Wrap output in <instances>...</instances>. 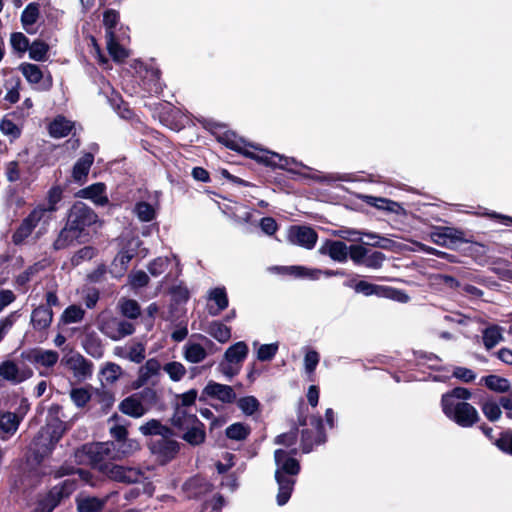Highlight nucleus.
<instances>
[{"label":"nucleus","instance_id":"nucleus-1","mask_svg":"<svg viewBox=\"0 0 512 512\" xmlns=\"http://www.w3.org/2000/svg\"><path fill=\"white\" fill-rule=\"evenodd\" d=\"M98 214L86 203L76 201L68 209L65 224L59 231L52 247L55 251L66 249L75 242L85 244L96 232Z\"/></svg>","mask_w":512,"mask_h":512},{"label":"nucleus","instance_id":"nucleus-2","mask_svg":"<svg viewBox=\"0 0 512 512\" xmlns=\"http://www.w3.org/2000/svg\"><path fill=\"white\" fill-rule=\"evenodd\" d=\"M297 453L296 449L287 452L283 449H277L274 452L276 464L275 480L278 484V493L276 501L279 506L285 505L291 498L297 476L301 471L300 462L292 455Z\"/></svg>","mask_w":512,"mask_h":512},{"label":"nucleus","instance_id":"nucleus-3","mask_svg":"<svg viewBox=\"0 0 512 512\" xmlns=\"http://www.w3.org/2000/svg\"><path fill=\"white\" fill-rule=\"evenodd\" d=\"M207 127L212 132V134L216 137L217 141L223 144L230 150H233L249 159H254L256 150L254 147H259L258 145L247 142L242 137H239L235 132L228 130L225 124L209 121L207 123ZM261 161H265L262 158L257 157Z\"/></svg>","mask_w":512,"mask_h":512},{"label":"nucleus","instance_id":"nucleus-4","mask_svg":"<svg viewBox=\"0 0 512 512\" xmlns=\"http://www.w3.org/2000/svg\"><path fill=\"white\" fill-rule=\"evenodd\" d=\"M441 408L448 419L463 428L472 427L480 420L478 411L468 402H457L455 405L441 406Z\"/></svg>","mask_w":512,"mask_h":512},{"label":"nucleus","instance_id":"nucleus-5","mask_svg":"<svg viewBox=\"0 0 512 512\" xmlns=\"http://www.w3.org/2000/svg\"><path fill=\"white\" fill-rule=\"evenodd\" d=\"M309 425L312 427L301 430V450L303 453H310L315 446L324 444L327 441L323 419L321 416H310Z\"/></svg>","mask_w":512,"mask_h":512},{"label":"nucleus","instance_id":"nucleus-6","mask_svg":"<svg viewBox=\"0 0 512 512\" xmlns=\"http://www.w3.org/2000/svg\"><path fill=\"white\" fill-rule=\"evenodd\" d=\"M254 150L257 151L255 154V157L262 158L265 161H261L258 158H254L253 160L259 164L266 166V167L279 168V169L286 170L288 172L295 173V174H298V172L291 169L290 168L291 165L308 168L303 163L298 162L293 157H287V156L281 155L279 153L273 152L271 150L262 148L260 146L254 147Z\"/></svg>","mask_w":512,"mask_h":512},{"label":"nucleus","instance_id":"nucleus-7","mask_svg":"<svg viewBox=\"0 0 512 512\" xmlns=\"http://www.w3.org/2000/svg\"><path fill=\"white\" fill-rule=\"evenodd\" d=\"M287 240L292 245L311 250L318 241V233L308 225H291L287 231Z\"/></svg>","mask_w":512,"mask_h":512},{"label":"nucleus","instance_id":"nucleus-8","mask_svg":"<svg viewBox=\"0 0 512 512\" xmlns=\"http://www.w3.org/2000/svg\"><path fill=\"white\" fill-rule=\"evenodd\" d=\"M102 471L113 481L134 484L140 481L143 473L140 469L126 467L114 463L105 464Z\"/></svg>","mask_w":512,"mask_h":512},{"label":"nucleus","instance_id":"nucleus-9","mask_svg":"<svg viewBox=\"0 0 512 512\" xmlns=\"http://www.w3.org/2000/svg\"><path fill=\"white\" fill-rule=\"evenodd\" d=\"M207 397L230 404L235 401L236 393L231 386L210 380L202 390L199 401L204 402Z\"/></svg>","mask_w":512,"mask_h":512},{"label":"nucleus","instance_id":"nucleus-10","mask_svg":"<svg viewBox=\"0 0 512 512\" xmlns=\"http://www.w3.org/2000/svg\"><path fill=\"white\" fill-rule=\"evenodd\" d=\"M44 217L41 215L40 209H33L21 221L17 229L12 234V242L15 245H21L32 234L39 222Z\"/></svg>","mask_w":512,"mask_h":512},{"label":"nucleus","instance_id":"nucleus-11","mask_svg":"<svg viewBox=\"0 0 512 512\" xmlns=\"http://www.w3.org/2000/svg\"><path fill=\"white\" fill-rule=\"evenodd\" d=\"M150 451L162 464L172 461L180 451V445L173 439H158L151 443Z\"/></svg>","mask_w":512,"mask_h":512},{"label":"nucleus","instance_id":"nucleus-12","mask_svg":"<svg viewBox=\"0 0 512 512\" xmlns=\"http://www.w3.org/2000/svg\"><path fill=\"white\" fill-rule=\"evenodd\" d=\"M75 197L91 200L94 204L100 206L107 205L109 202L106 195V185L103 182L93 183L78 190Z\"/></svg>","mask_w":512,"mask_h":512},{"label":"nucleus","instance_id":"nucleus-13","mask_svg":"<svg viewBox=\"0 0 512 512\" xmlns=\"http://www.w3.org/2000/svg\"><path fill=\"white\" fill-rule=\"evenodd\" d=\"M64 189L61 185H53L46 194V203L38 204L34 209H40L41 215L43 217L46 216L47 213L50 215L47 216L48 219H51V215L58 211V204L63 199Z\"/></svg>","mask_w":512,"mask_h":512},{"label":"nucleus","instance_id":"nucleus-14","mask_svg":"<svg viewBox=\"0 0 512 512\" xmlns=\"http://www.w3.org/2000/svg\"><path fill=\"white\" fill-rule=\"evenodd\" d=\"M22 356L29 362L34 364H40L44 367H53L59 359V354L54 350H42L40 348H34L30 351L23 353Z\"/></svg>","mask_w":512,"mask_h":512},{"label":"nucleus","instance_id":"nucleus-15","mask_svg":"<svg viewBox=\"0 0 512 512\" xmlns=\"http://www.w3.org/2000/svg\"><path fill=\"white\" fill-rule=\"evenodd\" d=\"M134 393L126 398H124L118 405V409L124 415H127L131 418H141L148 411L149 407L143 405L142 401H140Z\"/></svg>","mask_w":512,"mask_h":512},{"label":"nucleus","instance_id":"nucleus-16","mask_svg":"<svg viewBox=\"0 0 512 512\" xmlns=\"http://www.w3.org/2000/svg\"><path fill=\"white\" fill-rule=\"evenodd\" d=\"M94 163V155L91 152L84 153L73 165L72 179L82 185L87 181L91 166Z\"/></svg>","mask_w":512,"mask_h":512},{"label":"nucleus","instance_id":"nucleus-17","mask_svg":"<svg viewBox=\"0 0 512 512\" xmlns=\"http://www.w3.org/2000/svg\"><path fill=\"white\" fill-rule=\"evenodd\" d=\"M197 419L198 417L195 414L189 413L186 409L177 405L169 422L178 434H182L191 424H197Z\"/></svg>","mask_w":512,"mask_h":512},{"label":"nucleus","instance_id":"nucleus-18","mask_svg":"<svg viewBox=\"0 0 512 512\" xmlns=\"http://www.w3.org/2000/svg\"><path fill=\"white\" fill-rule=\"evenodd\" d=\"M179 437L193 447L202 445L206 441L204 423L198 418L197 424H191L182 434H179Z\"/></svg>","mask_w":512,"mask_h":512},{"label":"nucleus","instance_id":"nucleus-19","mask_svg":"<svg viewBox=\"0 0 512 512\" xmlns=\"http://www.w3.org/2000/svg\"><path fill=\"white\" fill-rule=\"evenodd\" d=\"M42 434H44V431L40 429L32 441L33 453L35 459L38 461H42L44 458L48 457L56 447L55 443L50 438L43 437L44 435Z\"/></svg>","mask_w":512,"mask_h":512},{"label":"nucleus","instance_id":"nucleus-20","mask_svg":"<svg viewBox=\"0 0 512 512\" xmlns=\"http://www.w3.org/2000/svg\"><path fill=\"white\" fill-rule=\"evenodd\" d=\"M73 489V483L65 480L49 489L44 498L56 508L63 499L68 498L72 494Z\"/></svg>","mask_w":512,"mask_h":512},{"label":"nucleus","instance_id":"nucleus-21","mask_svg":"<svg viewBox=\"0 0 512 512\" xmlns=\"http://www.w3.org/2000/svg\"><path fill=\"white\" fill-rule=\"evenodd\" d=\"M320 253L327 254L338 262H346L348 258V246L342 241L327 240L320 248Z\"/></svg>","mask_w":512,"mask_h":512},{"label":"nucleus","instance_id":"nucleus-22","mask_svg":"<svg viewBox=\"0 0 512 512\" xmlns=\"http://www.w3.org/2000/svg\"><path fill=\"white\" fill-rule=\"evenodd\" d=\"M53 320V311L49 307L39 305L31 313V323L36 330H46Z\"/></svg>","mask_w":512,"mask_h":512},{"label":"nucleus","instance_id":"nucleus-23","mask_svg":"<svg viewBox=\"0 0 512 512\" xmlns=\"http://www.w3.org/2000/svg\"><path fill=\"white\" fill-rule=\"evenodd\" d=\"M41 430L44 431L43 437L50 438L57 445L65 434L67 425L59 417H53L45 426L41 427Z\"/></svg>","mask_w":512,"mask_h":512},{"label":"nucleus","instance_id":"nucleus-24","mask_svg":"<svg viewBox=\"0 0 512 512\" xmlns=\"http://www.w3.org/2000/svg\"><path fill=\"white\" fill-rule=\"evenodd\" d=\"M344 285L353 288L356 293L363 294L364 296L375 295L379 298L382 296L383 285L373 284L365 280L356 281L355 279L346 281Z\"/></svg>","mask_w":512,"mask_h":512},{"label":"nucleus","instance_id":"nucleus-25","mask_svg":"<svg viewBox=\"0 0 512 512\" xmlns=\"http://www.w3.org/2000/svg\"><path fill=\"white\" fill-rule=\"evenodd\" d=\"M209 300H213L217 305L216 309L209 307V314L217 316L221 311L225 310L229 305V299L225 287H216L209 291Z\"/></svg>","mask_w":512,"mask_h":512},{"label":"nucleus","instance_id":"nucleus-26","mask_svg":"<svg viewBox=\"0 0 512 512\" xmlns=\"http://www.w3.org/2000/svg\"><path fill=\"white\" fill-rule=\"evenodd\" d=\"M82 345L85 352L95 359H100L104 354L102 341L94 332L85 335Z\"/></svg>","mask_w":512,"mask_h":512},{"label":"nucleus","instance_id":"nucleus-27","mask_svg":"<svg viewBox=\"0 0 512 512\" xmlns=\"http://www.w3.org/2000/svg\"><path fill=\"white\" fill-rule=\"evenodd\" d=\"M107 50L115 62H124L129 57L128 51L119 43L116 34L105 35Z\"/></svg>","mask_w":512,"mask_h":512},{"label":"nucleus","instance_id":"nucleus-28","mask_svg":"<svg viewBox=\"0 0 512 512\" xmlns=\"http://www.w3.org/2000/svg\"><path fill=\"white\" fill-rule=\"evenodd\" d=\"M160 368L161 366L157 359H148L146 363L140 367L138 378L134 382V387L139 388L143 386L151 376L159 372Z\"/></svg>","mask_w":512,"mask_h":512},{"label":"nucleus","instance_id":"nucleus-29","mask_svg":"<svg viewBox=\"0 0 512 512\" xmlns=\"http://www.w3.org/2000/svg\"><path fill=\"white\" fill-rule=\"evenodd\" d=\"M0 376L13 383H21L29 378V375H19L18 366L11 360L3 361L0 364Z\"/></svg>","mask_w":512,"mask_h":512},{"label":"nucleus","instance_id":"nucleus-30","mask_svg":"<svg viewBox=\"0 0 512 512\" xmlns=\"http://www.w3.org/2000/svg\"><path fill=\"white\" fill-rule=\"evenodd\" d=\"M248 346L245 342L239 341L231 345L224 353V359L228 363H241L247 357Z\"/></svg>","mask_w":512,"mask_h":512},{"label":"nucleus","instance_id":"nucleus-31","mask_svg":"<svg viewBox=\"0 0 512 512\" xmlns=\"http://www.w3.org/2000/svg\"><path fill=\"white\" fill-rule=\"evenodd\" d=\"M278 270L296 278H310V279H318L319 275L322 273L319 269H309L304 266H280Z\"/></svg>","mask_w":512,"mask_h":512},{"label":"nucleus","instance_id":"nucleus-32","mask_svg":"<svg viewBox=\"0 0 512 512\" xmlns=\"http://www.w3.org/2000/svg\"><path fill=\"white\" fill-rule=\"evenodd\" d=\"M471 397L472 392L468 388L458 386L442 395L441 406L455 405L457 399L467 402Z\"/></svg>","mask_w":512,"mask_h":512},{"label":"nucleus","instance_id":"nucleus-33","mask_svg":"<svg viewBox=\"0 0 512 512\" xmlns=\"http://www.w3.org/2000/svg\"><path fill=\"white\" fill-rule=\"evenodd\" d=\"M74 124L63 116L56 117L49 125V133L53 138H62L70 134Z\"/></svg>","mask_w":512,"mask_h":512},{"label":"nucleus","instance_id":"nucleus-34","mask_svg":"<svg viewBox=\"0 0 512 512\" xmlns=\"http://www.w3.org/2000/svg\"><path fill=\"white\" fill-rule=\"evenodd\" d=\"M443 235L448 239V248L452 250L460 249L463 242H469V239L465 238V233L461 229L443 226L441 227Z\"/></svg>","mask_w":512,"mask_h":512},{"label":"nucleus","instance_id":"nucleus-35","mask_svg":"<svg viewBox=\"0 0 512 512\" xmlns=\"http://www.w3.org/2000/svg\"><path fill=\"white\" fill-rule=\"evenodd\" d=\"M481 382L491 391L506 393L510 390L509 380L494 374L482 377Z\"/></svg>","mask_w":512,"mask_h":512},{"label":"nucleus","instance_id":"nucleus-36","mask_svg":"<svg viewBox=\"0 0 512 512\" xmlns=\"http://www.w3.org/2000/svg\"><path fill=\"white\" fill-rule=\"evenodd\" d=\"M464 256L470 257L475 261L482 260L486 255V247L485 245L472 241L469 239V242H463V245L460 246V249Z\"/></svg>","mask_w":512,"mask_h":512},{"label":"nucleus","instance_id":"nucleus-37","mask_svg":"<svg viewBox=\"0 0 512 512\" xmlns=\"http://www.w3.org/2000/svg\"><path fill=\"white\" fill-rule=\"evenodd\" d=\"M23 417L13 412H5L0 415V431L7 434H14L20 425Z\"/></svg>","mask_w":512,"mask_h":512},{"label":"nucleus","instance_id":"nucleus-38","mask_svg":"<svg viewBox=\"0 0 512 512\" xmlns=\"http://www.w3.org/2000/svg\"><path fill=\"white\" fill-rule=\"evenodd\" d=\"M179 110L172 105H167L162 108L159 114L160 121L167 127L173 130H180L181 124L177 120Z\"/></svg>","mask_w":512,"mask_h":512},{"label":"nucleus","instance_id":"nucleus-39","mask_svg":"<svg viewBox=\"0 0 512 512\" xmlns=\"http://www.w3.org/2000/svg\"><path fill=\"white\" fill-rule=\"evenodd\" d=\"M251 433L249 425L236 422L228 426L225 430L226 437L231 440L243 441Z\"/></svg>","mask_w":512,"mask_h":512},{"label":"nucleus","instance_id":"nucleus-40","mask_svg":"<svg viewBox=\"0 0 512 512\" xmlns=\"http://www.w3.org/2000/svg\"><path fill=\"white\" fill-rule=\"evenodd\" d=\"M132 257L133 255L129 251L122 250L118 252L111 264V273L115 276H122L126 272Z\"/></svg>","mask_w":512,"mask_h":512},{"label":"nucleus","instance_id":"nucleus-41","mask_svg":"<svg viewBox=\"0 0 512 512\" xmlns=\"http://www.w3.org/2000/svg\"><path fill=\"white\" fill-rule=\"evenodd\" d=\"M208 333L220 343H225L231 338V328L220 321H212Z\"/></svg>","mask_w":512,"mask_h":512},{"label":"nucleus","instance_id":"nucleus-42","mask_svg":"<svg viewBox=\"0 0 512 512\" xmlns=\"http://www.w3.org/2000/svg\"><path fill=\"white\" fill-rule=\"evenodd\" d=\"M133 212L141 222H151L156 218L155 208L146 201H138Z\"/></svg>","mask_w":512,"mask_h":512},{"label":"nucleus","instance_id":"nucleus-43","mask_svg":"<svg viewBox=\"0 0 512 512\" xmlns=\"http://www.w3.org/2000/svg\"><path fill=\"white\" fill-rule=\"evenodd\" d=\"M207 357L205 348L199 343H191L185 346L184 358L190 363L202 362Z\"/></svg>","mask_w":512,"mask_h":512},{"label":"nucleus","instance_id":"nucleus-44","mask_svg":"<svg viewBox=\"0 0 512 512\" xmlns=\"http://www.w3.org/2000/svg\"><path fill=\"white\" fill-rule=\"evenodd\" d=\"M115 354L122 358H128L130 361L140 364L145 359V347L142 343H136L130 347L127 354H123L121 348H115Z\"/></svg>","mask_w":512,"mask_h":512},{"label":"nucleus","instance_id":"nucleus-45","mask_svg":"<svg viewBox=\"0 0 512 512\" xmlns=\"http://www.w3.org/2000/svg\"><path fill=\"white\" fill-rule=\"evenodd\" d=\"M49 45L43 40H34L28 48L30 59L43 62L47 59Z\"/></svg>","mask_w":512,"mask_h":512},{"label":"nucleus","instance_id":"nucleus-46","mask_svg":"<svg viewBox=\"0 0 512 512\" xmlns=\"http://www.w3.org/2000/svg\"><path fill=\"white\" fill-rule=\"evenodd\" d=\"M19 69L26 80L31 84H38L43 79V72L36 64L22 63Z\"/></svg>","mask_w":512,"mask_h":512},{"label":"nucleus","instance_id":"nucleus-47","mask_svg":"<svg viewBox=\"0 0 512 512\" xmlns=\"http://www.w3.org/2000/svg\"><path fill=\"white\" fill-rule=\"evenodd\" d=\"M105 506V500L97 497H86L77 502L78 512H101Z\"/></svg>","mask_w":512,"mask_h":512},{"label":"nucleus","instance_id":"nucleus-48","mask_svg":"<svg viewBox=\"0 0 512 512\" xmlns=\"http://www.w3.org/2000/svg\"><path fill=\"white\" fill-rule=\"evenodd\" d=\"M40 15V5L37 2L29 3L21 14V23L27 28V26L34 25Z\"/></svg>","mask_w":512,"mask_h":512},{"label":"nucleus","instance_id":"nucleus-49","mask_svg":"<svg viewBox=\"0 0 512 512\" xmlns=\"http://www.w3.org/2000/svg\"><path fill=\"white\" fill-rule=\"evenodd\" d=\"M98 253V250L93 246H84L77 250L71 257V265L77 267L85 261L93 259Z\"/></svg>","mask_w":512,"mask_h":512},{"label":"nucleus","instance_id":"nucleus-50","mask_svg":"<svg viewBox=\"0 0 512 512\" xmlns=\"http://www.w3.org/2000/svg\"><path fill=\"white\" fill-rule=\"evenodd\" d=\"M100 373L106 383L113 384L121 377L123 370L120 365L114 362H107L102 367Z\"/></svg>","mask_w":512,"mask_h":512},{"label":"nucleus","instance_id":"nucleus-51","mask_svg":"<svg viewBox=\"0 0 512 512\" xmlns=\"http://www.w3.org/2000/svg\"><path fill=\"white\" fill-rule=\"evenodd\" d=\"M120 21V14L115 9H107L103 13V25L105 35L116 34L115 29Z\"/></svg>","mask_w":512,"mask_h":512},{"label":"nucleus","instance_id":"nucleus-52","mask_svg":"<svg viewBox=\"0 0 512 512\" xmlns=\"http://www.w3.org/2000/svg\"><path fill=\"white\" fill-rule=\"evenodd\" d=\"M502 338V334L497 325L490 326L483 331V344L487 350L495 347Z\"/></svg>","mask_w":512,"mask_h":512},{"label":"nucleus","instance_id":"nucleus-53","mask_svg":"<svg viewBox=\"0 0 512 512\" xmlns=\"http://www.w3.org/2000/svg\"><path fill=\"white\" fill-rule=\"evenodd\" d=\"M480 407L483 414L489 421L496 422L501 418L502 411L499 402L497 403L493 400H487L482 402Z\"/></svg>","mask_w":512,"mask_h":512},{"label":"nucleus","instance_id":"nucleus-54","mask_svg":"<svg viewBox=\"0 0 512 512\" xmlns=\"http://www.w3.org/2000/svg\"><path fill=\"white\" fill-rule=\"evenodd\" d=\"M85 315V311L78 305L68 306L61 315V320L65 324L80 322Z\"/></svg>","mask_w":512,"mask_h":512},{"label":"nucleus","instance_id":"nucleus-55","mask_svg":"<svg viewBox=\"0 0 512 512\" xmlns=\"http://www.w3.org/2000/svg\"><path fill=\"white\" fill-rule=\"evenodd\" d=\"M91 397L89 389L85 387L72 388L70 391V398L78 408H84Z\"/></svg>","mask_w":512,"mask_h":512},{"label":"nucleus","instance_id":"nucleus-56","mask_svg":"<svg viewBox=\"0 0 512 512\" xmlns=\"http://www.w3.org/2000/svg\"><path fill=\"white\" fill-rule=\"evenodd\" d=\"M494 445L503 453L512 456V429L500 432Z\"/></svg>","mask_w":512,"mask_h":512},{"label":"nucleus","instance_id":"nucleus-57","mask_svg":"<svg viewBox=\"0 0 512 512\" xmlns=\"http://www.w3.org/2000/svg\"><path fill=\"white\" fill-rule=\"evenodd\" d=\"M163 370L169 375L174 382L180 381L186 374L185 366L177 361L168 362L164 365Z\"/></svg>","mask_w":512,"mask_h":512},{"label":"nucleus","instance_id":"nucleus-58","mask_svg":"<svg viewBox=\"0 0 512 512\" xmlns=\"http://www.w3.org/2000/svg\"><path fill=\"white\" fill-rule=\"evenodd\" d=\"M237 405L242 410V412L247 416L253 415L260 408V403L254 396L241 397L238 400Z\"/></svg>","mask_w":512,"mask_h":512},{"label":"nucleus","instance_id":"nucleus-59","mask_svg":"<svg viewBox=\"0 0 512 512\" xmlns=\"http://www.w3.org/2000/svg\"><path fill=\"white\" fill-rule=\"evenodd\" d=\"M112 324L115 327V334L110 337L114 340L121 339L125 336H129L134 333L135 327L131 322L126 320L113 321Z\"/></svg>","mask_w":512,"mask_h":512},{"label":"nucleus","instance_id":"nucleus-60","mask_svg":"<svg viewBox=\"0 0 512 512\" xmlns=\"http://www.w3.org/2000/svg\"><path fill=\"white\" fill-rule=\"evenodd\" d=\"M169 293L173 302L176 304H185L190 299L189 289L182 283L174 285L170 288Z\"/></svg>","mask_w":512,"mask_h":512},{"label":"nucleus","instance_id":"nucleus-61","mask_svg":"<svg viewBox=\"0 0 512 512\" xmlns=\"http://www.w3.org/2000/svg\"><path fill=\"white\" fill-rule=\"evenodd\" d=\"M95 399L99 404H101L102 412L108 413L114 404L115 396L111 391L97 389Z\"/></svg>","mask_w":512,"mask_h":512},{"label":"nucleus","instance_id":"nucleus-62","mask_svg":"<svg viewBox=\"0 0 512 512\" xmlns=\"http://www.w3.org/2000/svg\"><path fill=\"white\" fill-rule=\"evenodd\" d=\"M381 298L394 300L400 303H407L410 299L405 291L390 286H383Z\"/></svg>","mask_w":512,"mask_h":512},{"label":"nucleus","instance_id":"nucleus-63","mask_svg":"<svg viewBox=\"0 0 512 512\" xmlns=\"http://www.w3.org/2000/svg\"><path fill=\"white\" fill-rule=\"evenodd\" d=\"M370 250L363 245H351L348 247V256L355 265L363 266L365 257Z\"/></svg>","mask_w":512,"mask_h":512},{"label":"nucleus","instance_id":"nucleus-64","mask_svg":"<svg viewBox=\"0 0 512 512\" xmlns=\"http://www.w3.org/2000/svg\"><path fill=\"white\" fill-rule=\"evenodd\" d=\"M121 312L125 317L129 319H136L141 314L140 305L136 300L126 299L121 304Z\"/></svg>","mask_w":512,"mask_h":512}]
</instances>
